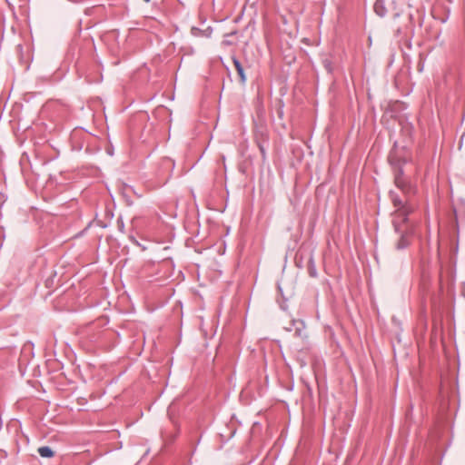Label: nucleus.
<instances>
[{
	"label": "nucleus",
	"instance_id": "7",
	"mask_svg": "<svg viewBox=\"0 0 465 465\" xmlns=\"http://www.w3.org/2000/svg\"><path fill=\"white\" fill-rule=\"evenodd\" d=\"M308 270H309V273H310V275H311L312 277H316L317 272H316V269H315V267H314V263H313L312 259H311V260L309 261V268H308Z\"/></svg>",
	"mask_w": 465,
	"mask_h": 465
},
{
	"label": "nucleus",
	"instance_id": "3",
	"mask_svg": "<svg viewBox=\"0 0 465 465\" xmlns=\"http://www.w3.org/2000/svg\"><path fill=\"white\" fill-rule=\"evenodd\" d=\"M396 232L401 233V237L396 243V248L398 250L405 249L410 244L409 233L403 229V224L401 225V231Z\"/></svg>",
	"mask_w": 465,
	"mask_h": 465
},
{
	"label": "nucleus",
	"instance_id": "2",
	"mask_svg": "<svg viewBox=\"0 0 465 465\" xmlns=\"http://www.w3.org/2000/svg\"><path fill=\"white\" fill-rule=\"evenodd\" d=\"M394 183L406 195L413 192L412 186L404 179L401 170H399L398 173L395 175Z\"/></svg>",
	"mask_w": 465,
	"mask_h": 465
},
{
	"label": "nucleus",
	"instance_id": "1",
	"mask_svg": "<svg viewBox=\"0 0 465 465\" xmlns=\"http://www.w3.org/2000/svg\"><path fill=\"white\" fill-rule=\"evenodd\" d=\"M390 197L395 208L392 213V224L395 231H401V225L408 221V216L413 212V206L407 199H401L396 193L391 192Z\"/></svg>",
	"mask_w": 465,
	"mask_h": 465
},
{
	"label": "nucleus",
	"instance_id": "6",
	"mask_svg": "<svg viewBox=\"0 0 465 465\" xmlns=\"http://www.w3.org/2000/svg\"><path fill=\"white\" fill-rule=\"evenodd\" d=\"M38 453L43 458H52L54 455L53 450L48 446H43L38 449Z\"/></svg>",
	"mask_w": 465,
	"mask_h": 465
},
{
	"label": "nucleus",
	"instance_id": "5",
	"mask_svg": "<svg viewBox=\"0 0 465 465\" xmlns=\"http://www.w3.org/2000/svg\"><path fill=\"white\" fill-rule=\"evenodd\" d=\"M232 61H233L235 69L240 76L241 81L242 83H244L246 81V77H245L244 71H243V68H242L240 61L237 58H233Z\"/></svg>",
	"mask_w": 465,
	"mask_h": 465
},
{
	"label": "nucleus",
	"instance_id": "4",
	"mask_svg": "<svg viewBox=\"0 0 465 465\" xmlns=\"http://www.w3.org/2000/svg\"><path fill=\"white\" fill-rule=\"evenodd\" d=\"M373 8L375 13L381 17H384L387 15L385 0H376Z\"/></svg>",
	"mask_w": 465,
	"mask_h": 465
},
{
	"label": "nucleus",
	"instance_id": "8",
	"mask_svg": "<svg viewBox=\"0 0 465 465\" xmlns=\"http://www.w3.org/2000/svg\"><path fill=\"white\" fill-rule=\"evenodd\" d=\"M144 2H149L150 0H143Z\"/></svg>",
	"mask_w": 465,
	"mask_h": 465
}]
</instances>
